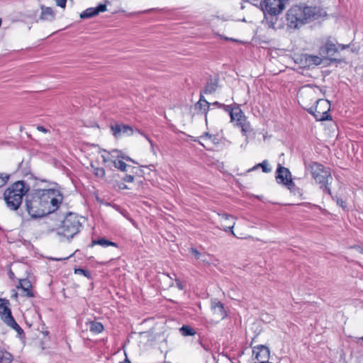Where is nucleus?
<instances>
[{"label":"nucleus","mask_w":363,"mask_h":363,"mask_svg":"<svg viewBox=\"0 0 363 363\" xmlns=\"http://www.w3.org/2000/svg\"><path fill=\"white\" fill-rule=\"evenodd\" d=\"M318 16L316 7L297 4L291 6L286 12V25L291 29H298L303 25L315 20Z\"/></svg>","instance_id":"f257e3e1"},{"label":"nucleus","mask_w":363,"mask_h":363,"mask_svg":"<svg viewBox=\"0 0 363 363\" xmlns=\"http://www.w3.org/2000/svg\"><path fill=\"white\" fill-rule=\"evenodd\" d=\"M30 186L24 181H17L9 186L4 193L6 206L16 211L22 203L23 197L29 191Z\"/></svg>","instance_id":"f03ea898"},{"label":"nucleus","mask_w":363,"mask_h":363,"mask_svg":"<svg viewBox=\"0 0 363 363\" xmlns=\"http://www.w3.org/2000/svg\"><path fill=\"white\" fill-rule=\"evenodd\" d=\"M305 167L307 171L310 172L315 182L320 185L323 191L332 196L329 186L330 181L333 179L330 168L316 162H312L308 164L305 163Z\"/></svg>","instance_id":"7ed1b4c3"},{"label":"nucleus","mask_w":363,"mask_h":363,"mask_svg":"<svg viewBox=\"0 0 363 363\" xmlns=\"http://www.w3.org/2000/svg\"><path fill=\"white\" fill-rule=\"evenodd\" d=\"M35 192L48 215L57 211L62 203L63 194L58 189H37Z\"/></svg>","instance_id":"20e7f679"},{"label":"nucleus","mask_w":363,"mask_h":363,"mask_svg":"<svg viewBox=\"0 0 363 363\" xmlns=\"http://www.w3.org/2000/svg\"><path fill=\"white\" fill-rule=\"evenodd\" d=\"M82 228V223L79 216L75 213H69L62 221V224L58 228V234L67 239H72L80 232Z\"/></svg>","instance_id":"39448f33"},{"label":"nucleus","mask_w":363,"mask_h":363,"mask_svg":"<svg viewBox=\"0 0 363 363\" xmlns=\"http://www.w3.org/2000/svg\"><path fill=\"white\" fill-rule=\"evenodd\" d=\"M26 206L28 214L33 218L48 215L35 191L32 194L30 199H26Z\"/></svg>","instance_id":"423d86ee"},{"label":"nucleus","mask_w":363,"mask_h":363,"mask_svg":"<svg viewBox=\"0 0 363 363\" xmlns=\"http://www.w3.org/2000/svg\"><path fill=\"white\" fill-rule=\"evenodd\" d=\"M337 52V45L330 39H328L325 43L319 48V55L324 59L329 60L330 62L341 63L343 62L342 59L333 57Z\"/></svg>","instance_id":"0eeeda50"},{"label":"nucleus","mask_w":363,"mask_h":363,"mask_svg":"<svg viewBox=\"0 0 363 363\" xmlns=\"http://www.w3.org/2000/svg\"><path fill=\"white\" fill-rule=\"evenodd\" d=\"M288 0H263L264 11L270 16H277L284 9Z\"/></svg>","instance_id":"6e6552de"},{"label":"nucleus","mask_w":363,"mask_h":363,"mask_svg":"<svg viewBox=\"0 0 363 363\" xmlns=\"http://www.w3.org/2000/svg\"><path fill=\"white\" fill-rule=\"evenodd\" d=\"M276 173V179L279 183L287 186L289 189L295 186V184L291 179V174L288 168L279 164Z\"/></svg>","instance_id":"1a4fd4ad"},{"label":"nucleus","mask_w":363,"mask_h":363,"mask_svg":"<svg viewBox=\"0 0 363 363\" xmlns=\"http://www.w3.org/2000/svg\"><path fill=\"white\" fill-rule=\"evenodd\" d=\"M211 312L213 315L211 321L214 323H218L227 316L223 304L216 298L211 301Z\"/></svg>","instance_id":"9d476101"},{"label":"nucleus","mask_w":363,"mask_h":363,"mask_svg":"<svg viewBox=\"0 0 363 363\" xmlns=\"http://www.w3.org/2000/svg\"><path fill=\"white\" fill-rule=\"evenodd\" d=\"M17 289L21 291V295L27 298H33L35 294L33 290V286L30 281L28 279H19Z\"/></svg>","instance_id":"9b49d317"},{"label":"nucleus","mask_w":363,"mask_h":363,"mask_svg":"<svg viewBox=\"0 0 363 363\" xmlns=\"http://www.w3.org/2000/svg\"><path fill=\"white\" fill-rule=\"evenodd\" d=\"M220 221V228H223L225 232L230 230L234 235L233 228L235 225V220L231 215L226 213H221L218 215Z\"/></svg>","instance_id":"f8f14e48"},{"label":"nucleus","mask_w":363,"mask_h":363,"mask_svg":"<svg viewBox=\"0 0 363 363\" xmlns=\"http://www.w3.org/2000/svg\"><path fill=\"white\" fill-rule=\"evenodd\" d=\"M253 354L254 362L267 361L269 357V350L267 347L259 345L253 350Z\"/></svg>","instance_id":"ddd939ff"},{"label":"nucleus","mask_w":363,"mask_h":363,"mask_svg":"<svg viewBox=\"0 0 363 363\" xmlns=\"http://www.w3.org/2000/svg\"><path fill=\"white\" fill-rule=\"evenodd\" d=\"M105 11H106V5L101 4L96 8L91 7L84 11L80 14V18L83 19L89 18L98 15L100 12H104Z\"/></svg>","instance_id":"4468645a"},{"label":"nucleus","mask_w":363,"mask_h":363,"mask_svg":"<svg viewBox=\"0 0 363 363\" xmlns=\"http://www.w3.org/2000/svg\"><path fill=\"white\" fill-rule=\"evenodd\" d=\"M230 116L231 121H236V125L246 121V117L238 105L230 110Z\"/></svg>","instance_id":"2eb2a0df"},{"label":"nucleus","mask_w":363,"mask_h":363,"mask_svg":"<svg viewBox=\"0 0 363 363\" xmlns=\"http://www.w3.org/2000/svg\"><path fill=\"white\" fill-rule=\"evenodd\" d=\"M5 320L4 323L6 324L8 326L11 327L13 330H15L18 335H21L24 334L23 330L21 328V326L16 322L12 314L8 315L6 317H4Z\"/></svg>","instance_id":"dca6fc26"},{"label":"nucleus","mask_w":363,"mask_h":363,"mask_svg":"<svg viewBox=\"0 0 363 363\" xmlns=\"http://www.w3.org/2000/svg\"><path fill=\"white\" fill-rule=\"evenodd\" d=\"M218 77L216 74L210 76L206 85V94L213 92L218 86Z\"/></svg>","instance_id":"f3484780"},{"label":"nucleus","mask_w":363,"mask_h":363,"mask_svg":"<svg viewBox=\"0 0 363 363\" xmlns=\"http://www.w3.org/2000/svg\"><path fill=\"white\" fill-rule=\"evenodd\" d=\"M96 245H101L103 247H107L109 246H113L116 247H118V245L116 242L108 240L105 238H100L96 240H92L91 243L89 245V247H93Z\"/></svg>","instance_id":"a211bd4d"},{"label":"nucleus","mask_w":363,"mask_h":363,"mask_svg":"<svg viewBox=\"0 0 363 363\" xmlns=\"http://www.w3.org/2000/svg\"><path fill=\"white\" fill-rule=\"evenodd\" d=\"M86 324L89 326L90 331L94 334L101 333L104 329L103 324L100 322L89 320Z\"/></svg>","instance_id":"6ab92c4d"},{"label":"nucleus","mask_w":363,"mask_h":363,"mask_svg":"<svg viewBox=\"0 0 363 363\" xmlns=\"http://www.w3.org/2000/svg\"><path fill=\"white\" fill-rule=\"evenodd\" d=\"M41 19L46 21H52L55 18V13L50 7H42Z\"/></svg>","instance_id":"aec40b11"},{"label":"nucleus","mask_w":363,"mask_h":363,"mask_svg":"<svg viewBox=\"0 0 363 363\" xmlns=\"http://www.w3.org/2000/svg\"><path fill=\"white\" fill-rule=\"evenodd\" d=\"M9 301L6 298H0V308H3V315H2V320L4 321L5 318L4 317H6L9 314L11 315V311L9 308Z\"/></svg>","instance_id":"412c9836"},{"label":"nucleus","mask_w":363,"mask_h":363,"mask_svg":"<svg viewBox=\"0 0 363 363\" xmlns=\"http://www.w3.org/2000/svg\"><path fill=\"white\" fill-rule=\"evenodd\" d=\"M325 59L323 57H321L320 55L317 56V55H306V60L308 63V65H319L323 62V61Z\"/></svg>","instance_id":"4be33fe9"},{"label":"nucleus","mask_w":363,"mask_h":363,"mask_svg":"<svg viewBox=\"0 0 363 363\" xmlns=\"http://www.w3.org/2000/svg\"><path fill=\"white\" fill-rule=\"evenodd\" d=\"M330 108V102L328 100L325 99H318L316 101V106L315 107V111L319 110L323 111L324 110H327L328 113L329 112Z\"/></svg>","instance_id":"5701e85b"},{"label":"nucleus","mask_w":363,"mask_h":363,"mask_svg":"<svg viewBox=\"0 0 363 363\" xmlns=\"http://www.w3.org/2000/svg\"><path fill=\"white\" fill-rule=\"evenodd\" d=\"M315 113H313L314 117L317 121H323L331 120V116L328 113L327 110H324L320 111L319 110L315 111Z\"/></svg>","instance_id":"b1692460"},{"label":"nucleus","mask_w":363,"mask_h":363,"mask_svg":"<svg viewBox=\"0 0 363 363\" xmlns=\"http://www.w3.org/2000/svg\"><path fill=\"white\" fill-rule=\"evenodd\" d=\"M13 359V355L10 352L0 350V363H11Z\"/></svg>","instance_id":"393cba45"},{"label":"nucleus","mask_w":363,"mask_h":363,"mask_svg":"<svg viewBox=\"0 0 363 363\" xmlns=\"http://www.w3.org/2000/svg\"><path fill=\"white\" fill-rule=\"evenodd\" d=\"M104 152L106 153V155H102V160L104 163H107L108 162H112L114 164V160H117L116 155H113V150L111 151H106L104 150Z\"/></svg>","instance_id":"a878e982"},{"label":"nucleus","mask_w":363,"mask_h":363,"mask_svg":"<svg viewBox=\"0 0 363 363\" xmlns=\"http://www.w3.org/2000/svg\"><path fill=\"white\" fill-rule=\"evenodd\" d=\"M113 152H116V159H118V160H124L125 161L132 162L133 163H137L133 159H131L130 157L123 154L121 150H119L117 149H113Z\"/></svg>","instance_id":"bb28decb"},{"label":"nucleus","mask_w":363,"mask_h":363,"mask_svg":"<svg viewBox=\"0 0 363 363\" xmlns=\"http://www.w3.org/2000/svg\"><path fill=\"white\" fill-rule=\"evenodd\" d=\"M114 167L118 169V170L121 172H126L127 168L129 167L127 164H125L123 160H114Z\"/></svg>","instance_id":"cd10ccee"},{"label":"nucleus","mask_w":363,"mask_h":363,"mask_svg":"<svg viewBox=\"0 0 363 363\" xmlns=\"http://www.w3.org/2000/svg\"><path fill=\"white\" fill-rule=\"evenodd\" d=\"M91 168L93 169L94 174L100 178H104L105 177V169L103 167H95L93 164H91Z\"/></svg>","instance_id":"c85d7f7f"},{"label":"nucleus","mask_w":363,"mask_h":363,"mask_svg":"<svg viewBox=\"0 0 363 363\" xmlns=\"http://www.w3.org/2000/svg\"><path fill=\"white\" fill-rule=\"evenodd\" d=\"M258 167H261L264 172L268 173L272 171V169L268 167L267 160H264L262 162L257 164L254 167L252 168V170L255 169Z\"/></svg>","instance_id":"c756f323"},{"label":"nucleus","mask_w":363,"mask_h":363,"mask_svg":"<svg viewBox=\"0 0 363 363\" xmlns=\"http://www.w3.org/2000/svg\"><path fill=\"white\" fill-rule=\"evenodd\" d=\"M74 273L77 274L83 275L86 277L88 279H92L91 273L88 269L77 268L74 269Z\"/></svg>","instance_id":"7c9ffc66"},{"label":"nucleus","mask_w":363,"mask_h":363,"mask_svg":"<svg viewBox=\"0 0 363 363\" xmlns=\"http://www.w3.org/2000/svg\"><path fill=\"white\" fill-rule=\"evenodd\" d=\"M237 125L241 128L242 132L244 134H246L247 133L252 131V128L250 125V123L247 122V120L242 121L241 123H238V124H237Z\"/></svg>","instance_id":"2f4dec72"},{"label":"nucleus","mask_w":363,"mask_h":363,"mask_svg":"<svg viewBox=\"0 0 363 363\" xmlns=\"http://www.w3.org/2000/svg\"><path fill=\"white\" fill-rule=\"evenodd\" d=\"M111 129L113 132V135L116 138H118L121 134L122 130V124H115L111 125Z\"/></svg>","instance_id":"473e14b6"},{"label":"nucleus","mask_w":363,"mask_h":363,"mask_svg":"<svg viewBox=\"0 0 363 363\" xmlns=\"http://www.w3.org/2000/svg\"><path fill=\"white\" fill-rule=\"evenodd\" d=\"M10 177L9 174L0 172V188L4 186L8 183Z\"/></svg>","instance_id":"72a5a7b5"},{"label":"nucleus","mask_w":363,"mask_h":363,"mask_svg":"<svg viewBox=\"0 0 363 363\" xmlns=\"http://www.w3.org/2000/svg\"><path fill=\"white\" fill-rule=\"evenodd\" d=\"M180 331H181L182 334L184 336L193 335L195 334V332L193 330V328H191V327H189L188 325H183L180 328Z\"/></svg>","instance_id":"f704fd0d"},{"label":"nucleus","mask_w":363,"mask_h":363,"mask_svg":"<svg viewBox=\"0 0 363 363\" xmlns=\"http://www.w3.org/2000/svg\"><path fill=\"white\" fill-rule=\"evenodd\" d=\"M208 140L214 145L219 144L220 138L218 135H213L208 133H206V140Z\"/></svg>","instance_id":"c9c22d12"},{"label":"nucleus","mask_w":363,"mask_h":363,"mask_svg":"<svg viewBox=\"0 0 363 363\" xmlns=\"http://www.w3.org/2000/svg\"><path fill=\"white\" fill-rule=\"evenodd\" d=\"M275 16H271L270 19H269L268 17L265 15L267 24L269 28H274V24L276 23L277 20V17Z\"/></svg>","instance_id":"e433bc0d"},{"label":"nucleus","mask_w":363,"mask_h":363,"mask_svg":"<svg viewBox=\"0 0 363 363\" xmlns=\"http://www.w3.org/2000/svg\"><path fill=\"white\" fill-rule=\"evenodd\" d=\"M203 98H204V96L203 94V91L201 90L200 91V99L194 106V109L195 110H198L199 111H201V109H202V101H204Z\"/></svg>","instance_id":"4c0bfd02"},{"label":"nucleus","mask_w":363,"mask_h":363,"mask_svg":"<svg viewBox=\"0 0 363 363\" xmlns=\"http://www.w3.org/2000/svg\"><path fill=\"white\" fill-rule=\"evenodd\" d=\"M24 165H26V164H24L23 161H22V162L19 164L18 169V171H19L20 172H21L23 174H24V175H28V174L30 173V172H29V170H28V169H27L26 167H24Z\"/></svg>","instance_id":"58836bf2"},{"label":"nucleus","mask_w":363,"mask_h":363,"mask_svg":"<svg viewBox=\"0 0 363 363\" xmlns=\"http://www.w3.org/2000/svg\"><path fill=\"white\" fill-rule=\"evenodd\" d=\"M133 132V130L132 127L128 125H123L122 124V130L121 133H128L130 135H132Z\"/></svg>","instance_id":"ea45409f"},{"label":"nucleus","mask_w":363,"mask_h":363,"mask_svg":"<svg viewBox=\"0 0 363 363\" xmlns=\"http://www.w3.org/2000/svg\"><path fill=\"white\" fill-rule=\"evenodd\" d=\"M123 180L125 182H128V183H132L134 181V177L130 175V174H126L125 176H124V177L123 178Z\"/></svg>","instance_id":"a19ab883"},{"label":"nucleus","mask_w":363,"mask_h":363,"mask_svg":"<svg viewBox=\"0 0 363 363\" xmlns=\"http://www.w3.org/2000/svg\"><path fill=\"white\" fill-rule=\"evenodd\" d=\"M138 133H140L141 135H143L148 140V142L150 143L152 152L154 154H155V150H154V147H153L152 140L148 136H147L146 135H145L144 133L140 132V130H138Z\"/></svg>","instance_id":"79ce46f5"},{"label":"nucleus","mask_w":363,"mask_h":363,"mask_svg":"<svg viewBox=\"0 0 363 363\" xmlns=\"http://www.w3.org/2000/svg\"><path fill=\"white\" fill-rule=\"evenodd\" d=\"M56 4L61 7V8H65L67 0H55Z\"/></svg>","instance_id":"37998d69"},{"label":"nucleus","mask_w":363,"mask_h":363,"mask_svg":"<svg viewBox=\"0 0 363 363\" xmlns=\"http://www.w3.org/2000/svg\"><path fill=\"white\" fill-rule=\"evenodd\" d=\"M175 282H176V285H177V288L179 290H183L184 289V284H182V282L179 279H175Z\"/></svg>","instance_id":"c03bdc74"},{"label":"nucleus","mask_w":363,"mask_h":363,"mask_svg":"<svg viewBox=\"0 0 363 363\" xmlns=\"http://www.w3.org/2000/svg\"><path fill=\"white\" fill-rule=\"evenodd\" d=\"M337 204L338 206H341L343 209H345L346 208L345 202L341 199H337Z\"/></svg>","instance_id":"a18cd8bd"},{"label":"nucleus","mask_w":363,"mask_h":363,"mask_svg":"<svg viewBox=\"0 0 363 363\" xmlns=\"http://www.w3.org/2000/svg\"><path fill=\"white\" fill-rule=\"evenodd\" d=\"M191 252L192 255H194L195 256V257L196 259L199 258V256H200V253L199 252V251L196 249V248H191Z\"/></svg>","instance_id":"49530a36"},{"label":"nucleus","mask_w":363,"mask_h":363,"mask_svg":"<svg viewBox=\"0 0 363 363\" xmlns=\"http://www.w3.org/2000/svg\"><path fill=\"white\" fill-rule=\"evenodd\" d=\"M37 129L39 130V131H41V132H43V133H48V130L46 129L44 126H42V125H38L37 127Z\"/></svg>","instance_id":"de8ad7c7"},{"label":"nucleus","mask_w":363,"mask_h":363,"mask_svg":"<svg viewBox=\"0 0 363 363\" xmlns=\"http://www.w3.org/2000/svg\"><path fill=\"white\" fill-rule=\"evenodd\" d=\"M119 189H128V187L123 183H121L118 185Z\"/></svg>","instance_id":"09e8293b"},{"label":"nucleus","mask_w":363,"mask_h":363,"mask_svg":"<svg viewBox=\"0 0 363 363\" xmlns=\"http://www.w3.org/2000/svg\"><path fill=\"white\" fill-rule=\"evenodd\" d=\"M308 113H311V114H313V113H315V108L311 107V108H310L308 110Z\"/></svg>","instance_id":"8fccbe9b"},{"label":"nucleus","mask_w":363,"mask_h":363,"mask_svg":"<svg viewBox=\"0 0 363 363\" xmlns=\"http://www.w3.org/2000/svg\"><path fill=\"white\" fill-rule=\"evenodd\" d=\"M233 107H231L230 106H226L225 108V110L230 113V110L233 108Z\"/></svg>","instance_id":"3c124183"},{"label":"nucleus","mask_w":363,"mask_h":363,"mask_svg":"<svg viewBox=\"0 0 363 363\" xmlns=\"http://www.w3.org/2000/svg\"><path fill=\"white\" fill-rule=\"evenodd\" d=\"M206 164H207L208 165H213V164H214V162H210L209 160H206Z\"/></svg>","instance_id":"603ef678"},{"label":"nucleus","mask_w":363,"mask_h":363,"mask_svg":"<svg viewBox=\"0 0 363 363\" xmlns=\"http://www.w3.org/2000/svg\"><path fill=\"white\" fill-rule=\"evenodd\" d=\"M213 105H217L218 106H224L225 105L219 104L218 102L216 101L213 104Z\"/></svg>","instance_id":"864d4df0"},{"label":"nucleus","mask_w":363,"mask_h":363,"mask_svg":"<svg viewBox=\"0 0 363 363\" xmlns=\"http://www.w3.org/2000/svg\"><path fill=\"white\" fill-rule=\"evenodd\" d=\"M254 363H272V362H269L268 360H267V361H262V362H254Z\"/></svg>","instance_id":"5fc2aeb1"},{"label":"nucleus","mask_w":363,"mask_h":363,"mask_svg":"<svg viewBox=\"0 0 363 363\" xmlns=\"http://www.w3.org/2000/svg\"><path fill=\"white\" fill-rule=\"evenodd\" d=\"M9 276H10V278L12 279L14 277V273L12 271H10L9 272Z\"/></svg>","instance_id":"6e6d98bb"},{"label":"nucleus","mask_w":363,"mask_h":363,"mask_svg":"<svg viewBox=\"0 0 363 363\" xmlns=\"http://www.w3.org/2000/svg\"><path fill=\"white\" fill-rule=\"evenodd\" d=\"M2 311H3V308H0V316H1V319H2V315H3Z\"/></svg>","instance_id":"4d7b16f0"},{"label":"nucleus","mask_w":363,"mask_h":363,"mask_svg":"<svg viewBox=\"0 0 363 363\" xmlns=\"http://www.w3.org/2000/svg\"><path fill=\"white\" fill-rule=\"evenodd\" d=\"M340 46L342 48V49H345L346 48L348 47V45H340Z\"/></svg>","instance_id":"13d9d810"},{"label":"nucleus","mask_w":363,"mask_h":363,"mask_svg":"<svg viewBox=\"0 0 363 363\" xmlns=\"http://www.w3.org/2000/svg\"><path fill=\"white\" fill-rule=\"evenodd\" d=\"M120 363H130V362L126 359L125 361Z\"/></svg>","instance_id":"bf43d9fd"},{"label":"nucleus","mask_w":363,"mask_h":363,"mask_svg":"<svg viewBox=\"0 0 363 363\" xmlns=\"http://www.w3.org/2000/svg\"><path fill=\"white\" fill-rule=\"evenodd\" d=\"M13 297H14L15 298H16L18 297V293H15L13 295Z\"/></svg>","instance_id":"052dcab7"},{"label":"nucleus","mask_w":363,"mask_h":363,"mask_svg":"<svg viewBox=\"0 0 363 363\" xmlns=\"http://www.w3.org/2000/svg\"><path fill=\"white\" fill-rule=\"evenodd\" d=\"M205 104H206V105H207V106H208H208H209V105H210V104H209L207 101H205Z\"/></svg>","instance_id":"680f3d73"},{"label":"nucleus","mask_w":363,"mask_h":363,"mask_svg":"<svg viewBox=\"0 0 363 363\" xmlns=\"http://www.w3.org/2000/svg\"><path fill=\"white\" fill-rule=\"evenodd\" d=\"M201 347H204V345L201 342Z\"/></svg>","instance_id":"e2e57ef3"},{"label":"nucleus","mask_w":363,"mask_h":363,"mask_svg":"<svg viewBox=\"0 0 363 363\" xmlns=\"http://www.w3.org/2000/svg\"><path fill=\"white\" fill-rule=\"evenodd\" d=\"M149 167H154L153 164H150Z\"/></svg>","instance_id":"0e129e2a"}]
</instances>
